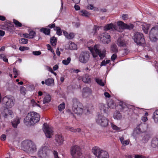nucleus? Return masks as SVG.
<instances>
[{
  "instance_id": "f257e3e1",
  "label": "nucleus",
  "mask_w": 158,
  "mask_h": 158,
  "mask_svg": "<svg viewBox=\"0 0 158 158\" xmlns=\"http://www.w3.org/2000/svg\"><path fill=\"white\" fill-rule=\"evenodd\" d=\"M40 115L37 113L30 112L27 114L24 120L25 124L27 126L34 125L40 120Z\"/></svg>"
},
{
  "instance_id": "f03ea898",
  "label": "nucleus",
  "mask_w": 158,
  "mask_h": 158,
  "mask_svg": "<svg viewBox=\"0 0 158 158\" xmlns=\"http://www.w3.org/2000/svg\"><path fill=\"white\" fill-rule=\"evenodd\" d=\"M21 147L24 151L28 153H33L36 150L35 144L31 141H23L21 143Z\"/></svg>"
},
{
  "instance_id": "7ed1b4c3",
  "label": "nucleus",
  "mask_w": 158,
  "mask_h": 158,
  "mask_svg": "<svg viewBox=\"0 0 158 158\" xmlns=\"http://www.w3.org/2000/svg\"><path fill=\"white\" fill-rule=\"evenodd\" d=\"M72 110L78 115L82 114L84 111L83 106L82 104L79 102L77 99L73 98L71 102Z\"/></svg>"
},
{
  "instance_id": "20e7f679",
  "label": "nucleus",
  "mask_w": 158,
  "mask_h": 158,
  "mask_svg": "<svg viewBox=\"0 0 158 158\" xmlns=\"http://www.w3.org/2000/svg\"><path fill=\"white\" fill-rule=\"evenodd\" d=\"M94 58H96L98 56L100 57V60H102L106 56V50L103 49L100 50L97 45L94 46L92 49L90 50Z\"/></svg>"
},
{
  "instance_id": "39448f33",
  "label": "nucleus",
  "mask_w": 158,
  "mask_h": 158,
  "mask_svg": "<svg viewBox=\"0 0 158 158\" xmlns=\"http://www.w3.org/2000/svg\"><path fill=\"white\" fill-rule=\"evenodd\" d=\"M134 42L138 46H144L145 44V40L143 34L140 32L135 33L133 37Z\"/></svg>"
},
{
  "instance_id": "423d86ee",
  "label": "nucleus",
  "mask_w": 158,
  "mask_h": 158,
  "mask_svg": "<svg viewBox=\"0 0 158 158\" xmlns=\"http://www.w3.org/2000/svg\"><path fill=\"white\" fill-rule=\"evenodd\" d=\"M92 152L98 158H109L107 152L97 147H95L92 149Z\"/></svg>"
},
{
  "instance_id": "0eeeda50",
  "label": "nucleus",
  "mask_w": 158,
  "mask_h": 158,
  "mask_svg": "<svg viewBox=\"0 0 158 158\" xmlns=\"http://www.w3.org/2000/svg\"><path fill=\"white\" fill-rule=\"evenodd\" d=\"M71 154L73 158H85L82 154L81 149L77 145L72 148Z\"/></svg>"
},
{
  "instance_id": "6e6552de",
  "label": "nucleus",
  "mask_w": 158,
  "mask_h": 158,
  "mask_svg": "<svg viewBox=\"0 0 158 158\" xmlns=\"http://www.w3.org/2000/svg\"><path fill=\"white\" fill-rule=\"evenodd\" d=\"M149 36L150 40L155 42L158 40V26L153 27L150 31Z\"/></svg>"
},
{
  "instance_id": "1a4fd4ad",
  "label": "nucleus",
  "mask_w": 158,
  "mask_h": 158,
  "mask_svg": "<svg viewBox=\"0 0 158 158\" xmlns=\"http://www.w3.org/2000/svg\"><path fill=\"white\" fill-rule=\"evenodd\" d=\"M89 51H85L82 52L80 53L79 57V61L81 63H87L89 60L90 55Z\"/></svg>"
},
{
  "instance_id": "9d476101",
  "label": "nucleus",
  "mask_w": 158,
  "mask_h": 158,
  "mask_svg": "<svg viewBox=\"0 0 158 158\" xmlns=\"http://www.w3.org/2000/svg\"><path fill=\"white\" fill-rule=\"evenodd\" d=\"M13 97L11 95H8L4 97L2 102L3 104L5 105L7 107L11 108L14 105Z\"/></svg>"
},
{
  "instance_id": "9b49d317",
  "label": "nucleus",
  "mask_w": 158,
  "mask_h": 158,
  "mask_svg": "<svg viewBox=\"0 0 158 158\" xmlns=\"http://www.w3.org/2000/svg\"><path fill=\"white\" fill-rule=\"evenodd\" d=\"M96 122L102 127H106L108 125V120L102 114H99L96 119Z\"/></svg>"
},
{
  "instance_id": "f8f14e48",
  "label": "nucleus",
  "mask_w": 158,
  "mask_h": 158,
  "mask_svg": "<svg viewBox=\"0 0 158 158\" xmlns=\"http://www.w3.org/2000/svg\"><path fill=\"white\" fill-rule=\"evenodd\" d=\"M49 148L48 147H42L39 150L38 155L39 157L41 158H46L48 155Z\"/></svg>"
},
{
  "instance_id": "ddd939ff",
  "label": "nucleus",
  "mask_w": 158,
  "mask_h": 158,
  "mask_svg": "<svg viewBox=\"0 0 158 158\" xmlns=\"http://www.w3.org/2000/svg\"><path fill=\"white\" fill-rule=\"evenodd\" d=\"M99 37L100 41L104 44H108L111 41L110 35L106 32L101 34Z\"/></svg>"
},
{
  "instance_id": "4468645a",
  "label": "nucleus",
  "mask_w": 158,
  "mask_h": 158,
  "mask_svg": "<svg viewBox=\"0 0 158 158\" xmlns=\"http://www.w3.org/2000/svg\"><path fill=\"white\" fill-rule=\"evenodd\" d=\"M43 129L46 137L48 138H51L52 135H53V131L52 129L46 123H44Z\"/></svg>"
},
{
  "instance_id": "2eb2a0df",
  "label": "nucleus",
  "mask_w": 158,
  "mask_h": 158,
  "mask_svg": "<svg viewBox=\"0 0 158 158\" xmlns=\"http://www.w3.org/2000/svg\"><path fill=\"white\" fill-rule=\"evenodd\" d=\"M148 125L145 123H142L137 126L135 130V132L137 134L140 133L145 132L147 129Z\"/></svg>"
},
{
  "instance_id": "dca6fc26",
  "label": "nucleus",
  "mask_w": 158,
  "mask_h": 158,
  "mask_svg": "<svg viewBox=\"0 0 158 158\" xmlns=\"http://www.w3.org/2000/svg\"><path fill=\"white\" fill-rule=\"evenodd\" d=\"M117 24L123 29H127L129 30L133 29L134 27V25L132 24H128L124 23L121 21H119L118 22Z\"/></svg>"
},
{
  "instance_id": "f3484780",
  "label": "nucleus",
  "mask_w": 158,
  "mask_h": 158,
  "mask_svg": "<svg viewBox=\"0 0 158 158\" xmlns=\"http://www.w3.org/2000/svg\"><path fill=\"white\" fill-rule=\"evenodd\" d=\"M99 110L102 114H107L108 112V106L106 104L102 103H100L99 104Z\"/></svg>"
},
{
  "instance_id": "a211bd4d",
  "label": "nucleus",
  "mask_w": 158,
  "mask_h": 158,
  "mask_svg": "<svg viewBox=\"0 0 158 158\" xmlns=\"http://www.w3.org/2000/svg\"><path fill=\"white\" fill-rule=\"evenodd\" d=\"M2 114L5 118H7L8 119L11 118L14 115V114L12 111L9 110L7 108L4 109V111L2 112Z\"/></svg>"
},
{
  "instance_id": "6ab92c4d",
  "label": "nucleus",
  "mask_w": 158,
  "mask_h": 158,
  "mask_svg": "<svg viewBox=\"0 0 158 158\" xmlns=\"http://www.w3.org/2000/svg\"><path fill=\"white\" fill-rule=\"evenodd\" d=\"M117 44L120 47H125L127 45V42L122 37H119L117 40Z\"/></svg>"
},
{
  "instance_id": "aec40b11",
  "label": "nucleus",
  "mask_w": 158,
  "mask_h": 158,
  "mask_svg": "<svg viewBox=\"0 0 158 158\" xmlns=\"http://www.w3.org/2000/svg\"><path fill=\"white\" fill-rule=\"evenodd\" d=\"M91 89L88 87H85L82 90V94L83 97L86 98L89 96L91 94Z\"/></svg>"
},
{
  "instance_id": "412c9836",
  "label": "nucleus",
  "mask_w": 158,
  "mask_h": 158,
  "mask_svg": "<svg viewBox=\"0 0 158 158\" xmlns=\"http://www.w3.org/2000/svg\"><path fill=\"white\" fill-rule=\"evenodd\" d=\"M55 140L57 145L60 146L63 144L64 141L63 138L61 135H57L56 136Z\"/></svg>"
},
{
  "instance_id": "4be33fe9",
  "label": "nucleus",
  "mask_w": 158,
  "mask_h": 158,
  "mask_svg": "<svg viewBox=\"0 0 158 158\" xmlns=\"http://www.w3.org/2000/svg\"><path fill=\"white\" fill-rule=\"evenodd\" d=\"M104 29L105 31H107L108 30L114 31L116 29V27L113 23H109L105 26Z\"/></svg>"
},
{
  "instance_id": "5701e85b",
  "label": "nucleus",
  "mask_w": 158,
  "mask_h": 158,
  "mask_svg": "<svg viewBox=\"0 0 158 158\" xmlns=\"http://www.w3.org/2000/svg\"><path fill=\"white\" fill-rule=\"evenodd\" d=\"M20 119L17 117L15 118L11 122L12 125L14 128L17 127L18 125L20 123Z\"/></svg>"
},
{
  "instance_id": "b1692460",
  "label": "nucleus",
  "mask_w": 158,
  "mask_h": 158,
  "mask_svg": "<svg viewBox=\"0 0 158 158\" xmlns=\"http://www.w3.org/2000/svg\"><path fill=\"white\" fill-rule=\"evenodd\" d=\"M151 135L150 133L148 132H146L142 138V141L143 142L147 143L150 138Z\"/></svg>"
},
{
  "instance_id": "393cba45",
  "label": "nucleus",
  "mask_w": 158,
  "mask_h": 158,
  "mask_svg": "<svg viewBox=\"0 0 158 158\" xmlns=\"http://www.w3.org/2000/svg\"><path fill=\"white\" fill-rule=\"evenodd\" d=\"M152 146L154 148L158 147V138H154L152 139L151 142Z\"/></svg>"
},
{
  "instance_id": "a878e982",
  "label": "nucleus",
  "mask_w": 158,
  "mask_h": 158,
  "mask_svg": "<svg viewBox=\"0 0 158 158\" xmlns=\"http://www.w3.org/2000/svg\"><path fill=\"white\" fill-rule=\"evenodd\" d=\"M150 26V24H144L142 26V29L145 34H148Z\"/></svg>"
},
{
  "instance_id": "bb28decb",
  "label": "nucleus",
  "mask_w": 158,
  "mask_h": 158,
  "mask_svg": "<svg viewBox=\"0 0 158 158\" xmlns=\"http://www.w3.org/2000/svg\"><path fill=\"white\" fill-rule=\"evenodd\" d=\"M82 81L86 83H89L91 81V77L89 75L85 74L82 78Z\"/></svg>"
},
{
  "instance_id": "cd10ccee",
  "label": "nucleus",
  "mask_w": 158,
  "mask_h": 158,
  "mask_svg": "<svg viewBox=\"0 0 158 158\" xmlns=\"http://www.w3.org/2000/svg\"><path fill=\"white\" fill-rule=\"evenodd\" d=\"M45 84L48 86L54 85V80L52 78H49L45 80Z\"/></svg>"
},
{
  "instance_id": "c85d7f7f",
  "label": "nucleus",
  "mask_w": 158,
  "mask_h": 158,
  "mask_svg": "<svg viewBox=\"0 0 158 158\" xmlns=\"http://www.w3.org/2000/svg\"><path fill=\"white\" fill-rule=\"evenodd\" d=\"M110 50L112 53H116L118 52V48L116 44H114L111 46Z\"/></svg>"
},
{
  "instance_id": "c756f323",
  "label": "nucleus",
  "mask_w": 158,
  "mask_h": 158,
  "mask_svg": "<svg viewBox=\"0 0 158 158\" xmlns=\"http://www.w3.org/2000/svg\"><path fill=\"white\" fill-rule=\"evenodd\" d=\"M120 142L124 146L128 145L129 144L130 141L129 139L125 140L124 138L122 137L120 138Z\"/></svg>"
},
{
  "instance_id": "7c9ffc66",
  "label": "nucleus",
  "mask_w": 158,
  "mask_h": 158,
  "mask_svg": "<svg viewBox=\"0 0 158 158\" xmlns=\"http://www.w3.org/2000/svg\"><path fill=\"white\" fill-rule=\"evenodd\" d=\"M113 117L114 119L119 120L121 119L122 116L119 112L116 111L114 113Z\"/></svg>"
},
{
  "instance_id": "2f4dec72",
  "label": "nucleus",
  "mask_w": 158,
  "mask_h": 158,
  "mask_svg": "<svg viewBox=\"0 0 158 158\" xmlns=\"http://www.w3.org/2000/svg\"><path fill=\"white\" fill-rule=\"evenodd\" d=\"M40 31L46 35H49L50 32V30L49 29L45 28H42L40 29Z\"/></svg>"
},
{
  "instance_id": "473e14b6",
  "label": "nucleus",
  "mask_w": 158,
  "mask_h": 158,
  "mask_svg": "<svg viewBox=\"0 0 158 158\" xmlns=\"http://www.w3.org/2000/svg\"><path fill=\"white\" fill-rule=\"evenodd\" d=\"M153 118L155 123H158V110H156L153 113Z\"/></svg>"
},
{
  "instance_id": "72a5a7b5",
  "label": "nucleus",
  "mask_w": 158,
  "mask_h": 158,
  "mask_svg": "<svg viewBox=\"0 0 158 158\" xmlns=\"http://www.w3.org/2000/svg\"><path fill=\"white\" fill-rule=\"evenodd\" d=\"M15 85L13 82H8L6 84V86L9 90H11L14 88Z\"/></svg>"
},
{
  "instance_id": "f704fd0d",
  "label": "nucleus",
  "mask_w": 158,
  "mask_h": 158,
  "mask_svg": "<svg viewBox=\"0 0 158 158\" xmlns=\"http://www.w3.org/2000/svg\"><path fill=\"white\" fill-rule=\"evenodd\" d=\"M99 29V27L96 25H94L92 31L90 33L91 35H95L97 32V31Z\"/></svg>"
},
{
  "instance_id": "c9c22d12",
  "label": "nucleus",
  "mask_w": 158,
  "mask_h": 158,
  "mask_svg": "<svg viewBox=\"0 0 158 158\" xmlns=\"http://www.w3.org/2000/svg\"><path fill=\"white\" fill-rule=\"evenodd\" d=\"M51 96L49 94L47 95L44 98L43 101V103L45 104L46 103H48L51 101Z\"/></svg>"
},
{
  "instance_id": "e433bc0d",
  "label": "nucleus",
  "mask_w": 158,
  "mask_h": 158,
  "mask_svg": "<svg viewBox=\"0 0 158 158\" xmlns=\"http://www.w3.org/2000/svg\"><path fill=\"white\" fill-rule=\"evenodd\" d=\"M80 14L82 16L86 17H88L89 16L90 14L88 12L85 10H81L80 11Z\"/></svg>"
},
{
  "instance_id": "4c0bfd02",
  "label": "nucleus",
  "mask_w": 158,
  "mask_h": 158,
  "mask_svg": "<svg viewBox=\"0 0 158 158\" xmlns=\"http://www.w3.org/2000/svg\"><path fill=\"white\" fill-rule=\"evenodd\" d=\"M77 45L73 42L70 41V50H77Z\"/></svg>"
},
{
  "instance_id": "58836bf2",
  "label": "nucleus",
  "mask_w": 158,
  "mask_h": 158,
  "mask_svg": "<svg viewBox=\"0 0 158 158\" xmlns=\"http://www.w3.org/2000/svg\"><path fill=\"white\" fill-rule=\"evenodd\" d=\"M110 61V60H108L107 58H105L104 60H103L101 63L100 66H105L107 64L109 63Z\"/></svg>"
},
{
  "instance_id": "ea45409f",
  "label": "nucleus",
  "mask_w": 158,
  "mask_h": 158,
  "mask_svg": "<svg viewBox=\"0 0 158 158\" xmlns=\"http://www.w3.org/2000/svg\"><path fill=\"white\" fill-rule=\"evenodd\" d=\"M54 30L56 31L57 35L60 36L62 35V31L60 27H56L54 29Z\"/></svg>"
},
{
  "instance_id": "a19ab883",
  "label": "nucleus",
  "mask_w": 158,
  "mask_h": 158,
  "mask_svg": "<svg viewBox=\"0 0 158 158\" xmlns=\"http://www.w3.org/2000/svg\"><path fill=\"white\" fill-rule=\"evenodd\" d=\"M111 127L112 129L114 130L118 131H120L121 128L117 127L112 123H111Z\"/></svg>"
},
{
  "instance_id": "79ce46f5",
  "label": "nucleus",
  "mask_w": 158,
  "mask_h": 158,
  "mask_svg": "<svg viewBox=\"0 0 158 158\" xmlns=\"http://www.w3.org/2000/svg\"><path fill=\"white\" fill-rule=\"evenodd\" d=\"M50 42L52 46H55L56 44V39L54 37L51 38Z\"/></svg>"
},
{
  "instance_id": "37998d69",
  "label": "nucleus",
  "mask_w": 158,
  "mask_h": 158,
  "mask_svg": "<svg viewBox=\"0 0 158 158\" xmlns=\"http://www.w3.org/2000/svg\"><path fill=\"white\" fill-rule=\"evenodd\" d=\"M0 59H2L5 62L8 63V58L6 55L4 54H2Z\"/></svg>"
},
{
  "instance_id": "c03bdc74",
  "label": "nucleus",
  "mask_w": 158,
  "mask_h": 158,
  "mask_svg": "<svg viewBox=\"0 0 158 158\" xmlns=\"http://www.w3.org/2000/svg\"><path fill=\"white\" fill-rule=\"evenodd\" d=\"M28 43V40L26 39L22 38L19 40V43L22 44H27Z\"/></svg>"
},
{
  "instance_id": "a18cd8bd",
  "label": "nucleus",
  "mask_w": 158,
  "mask_h": 158,
  "mask_svg": "<svg viewBox=\"0 0 158 158\" xmlns=\"http://www.w3.org/2000/svg\"><path fill=\"white\" fill-rule=\"evenodd\" d=\"M65 107V105L64 103L63 102L62 103L59 105L58 107V110L61 111L62 110L64 109Z\"/></svg>"
},
{
  "instance_id": "49530a36",
  "label": "nucleus",
  "mask_w": 158,
  "mask_h": 158,
  "mask_svg": "<svg viewBox=\"0 0 158 158\" xmlns=\"http://www.w3.org/2000/svg\"><path fill=\"white\" fill-rule=\"evenodd\" d=\"M96 81L98 84L102 86H103L104 84L101 79L99 78H96L95 79Z\"/></svg>"
},
{
  "instance_id": "de8ad7c7",
  "label": "nucleus",
  "mask_w": 158,
  "mask_h": 158,
  "mask_svg": "<svg viewBox=\"0 0 158 158\" xmlns=\"http://www.w3.org/2000/svg\"><path fill=\"white\" fill-rule=\"evenodd\" d=\"M35 32L34 31H30L29 33V39L33 38L35 35Z\"/></svg>"
},
{
  "instance_id": "09e8293b",
  "label": "nucleus",
  "mask_w": 158,
  "mask_h": 158,
  "mask_svg": "<svg viewBox=\"0 0 158 158\" xmlns=\"http://www.w3.org/2000/svg\"><path fill=\"white\" fill-rule=\"evenodd\" d=\"M13 23L17 27H21L22 26V24L17 20L15 19H13Z\"/></svg>"
},
{
  "instance_id": "8fccbe9b",
  "label": "nucleus",
  "mask_w": 158,
  "mask_h": 158,
  "mask_svg": "<svg viewBox=\"0 0 158 158\" xmlns=\"http://www.w3.org/2000/svg\"><path fill=\"white\" fill-rule=\"evenodd\" d=\"M81 129L80 128H78L77 129H74L73 127H70V131H71L73 132H79L81 131Z\"/></svg>"
},
{
  "instance_id": "3c124183",
  "label": "nucleus",
  "mask_w": 158,
  "mask_h": 158,
  "mask_svg": "<svg viewBox=\"0 0 158 158\" xmlns=\"http://www.w3.org/2000/svg\"><path fill=\"white\" fill-rule=\"evenodd\" d=\"M26 89L25 87L23 86L20 87V91L21 94L24 95L26 94Z\"/></svg>"
},
{
  "instance_id": "603ef678",
  "label": "nucleus",
  "mask_w": 158,
  "mask_h": 158,
  "mask_svg": "<svg viewBox=\"0 0 158 158\" xmlns=\"http://www.w3.org/2000/svg\"><path fill=\"white\" fill-rule=\"evenodd\" d=\"M63 64L65 65H67L69 63V57H68L67 60H64L62 61Z\"/></svg>"
},
{
  "instance_id": "864d4df0",
  "label": "nucleus",
  "mask_w": 158,
  "mask_h": 158,
  "mask_svg": "<svg viewBox=\"0 0 158 158\" xmlns=\"http://www.w3.org/2000/svg\"><path fill=\"white\" fill-rule=\"evenodd\" d=\"M11 134L14 137H16L18 134V131L17 130H13L11 132Z\"/></svg>"
},
{
  "instance_id": "5fc2aeb1",
  "label": "nucleus",
  "mask_w": 158,
  "mask_h": 158,
  "mask_svg": "<svg viewBox=\"0 0 158 158\" xmlns=\"http://www.w3.org/2000/svg\"><path fill=\"white\" fill-rule=\"evenodd\" d=\"M117 56L116 53H114L111 56V60L114 61L116 58Z\"/></svg>"
},
{
  "instance_id": "6e6d98bb",
  "label": "nucleus",
  "mask_w": 158,
  "mask_h": 158,
  "mask_svg": "<svg viewBox=\"0 0 158 158\" xmlns=\"http://www.w3.org/2000/svg\"><path fill=\"white\" fill-rule=\"evenodd\" d=\"M63 33L64 35L65 36L66 38L67 39H69V35L67 32L65 31H63Z\"/></svg>"
},
{
  "instance_id": "4d7b16f0",
  "label": "nucleus",
  "mask_w": 158,
  "mask_h": 158,
  "mask_svg": "<svg viewBox=\"0 0 158 158\" xmlns=\"http://www.w3.org/2000/svg\"><path fill=\"white\" fill-rule=\"evenodd\" d=\"M32 54L35 56H39L41 54V52L39 51H34L32 52Z\"/></svg>"
},
{
  "instance_id": "13d9d810",
  "label": "nucleus",
  "mask_w": 158,
  "mask_h": 158,
  "mask_svg": "<svg viewBox=\"0 0 158 158\" xmlns=\"http://www.w3.org/2000/svg\"><path fill=\"white\" fill-rule=\"evenodd\" d=\"M28 48L27 47H20L19 48V49L21 51H23L25 50H27Z\"/></svg>"
},
{
  "instance_id": "bf43d9fd",
  "label": "nucleus",
  "mask_w": 158,
  "mask_h": 158,
  "mask_svg": "<svg viewBox=\"0 0 158 158\" xmlns=\"http://www.w3.org/2000/svg\"><path fill=\"white\" fill-rule=\"evenodd\" d=\"M73 26H74V27H76V28L78 27L80 25V24L78 22H76V23L73 22Z\"/></svg>"
},
{
  "instance_id": "052dcab7",
  "label": "nucleus",
  "mask_w": 158,
  "mask_h": 158,
  "mask_svg": "<svg viewBox=\"0 0 158 158\" xmlns=\"http://www.w3.org/2000/svg\"><path fill=\"white\" fill-rule=\"evenodd\" d=\"M120 105L121 106L123 109L126 108L127 107V106L123 102H122L120 103Z\"/></svg>"
},
{
  "instance_id": "680f3d73",
  "label": "nucleus",
  "mask_w": 158,
  "mask_h": 158,
  "mask_svg": "<svg viewBox=\"0 0 158 158\" xmlns=\"http://www.w3.org/2000/svg\"><path fill=\"white\" fill-rule=\"evenodd\" d=\"M74 8L76 10H80V6L77 4H75L74 6Z\"/></svg>"
},
{
  "instance_id": "e2e57ef3",
  "label": "nucleus",
  "mask_w": 158,
  "mask_h": 158,
  "mask_svg": "<svg viewBox=\"0 0 158 158\" xmlns=\"http://www.w3.org/2000/svg\"><path fill=\"white\" fill-rule=\"evenodd\" d=\"M0 139L2 140H5L6 139V135L4 134L2 135L0 137Z\"/></svg>"
},
{
  "instance_id": "0e129e2a",
  "label": "nucleus",
  "mask_w": 158,
  "mask_h": 158,
  "mask_svg": "<svg viewBox=\"0 0 158 158\" xmlns=\"http://www.w3.org/2000/svg\"><path fill=\"white\" fill-rule=\"evenodd\" d=\"M75 36V34L73 32H70V40L73 39Z\"/></svg>"
},
{
  "instance_id": "69168bd1",
  "label": "nucleus",
  "mask_w": 158,
  "mask_h": 158,
  "mask_svg": "<svg viewBox=\"0 0 158 158\" xmlns=\"http://www.w3.org/2000/svg\"><path fill=\"white\" fill-rule=\"evenodd\" d=\"M104 95L106 98H110V95L107 92H105L104 93Z\"/></svg>"
},
{
  "instance_id": "338daca9",
  "label": "nucleus",
  "mask_w": 158,
  "mask_h": 158,
  "mask_svg": "<svg viewBox=\"0 0 158 158\" xmlns=\"http://www.w3.org/2000/svg\"><path fill=\"white\" fill-rule=\"evenodd\" d=\"M122 18L123 20H126L128 18V15L126 14H123L122 16Z\"/></svg>"
},
{
  "instance_id": "774afa93",
  "label": "nucleus",
  "mask_w": 158,
  "mask_h": 158,
  "mask_svg": "<svg viewBox=\"0 0 158 158\" xmlns=\"http://www.w3.org/2000/svg\"><path fill=\"white\" fill-rule=\"evenodd\" d=\"M53 154L55 158H59L58 156V153L56 151H54Z\"/></svg>"
}]
</instances>
